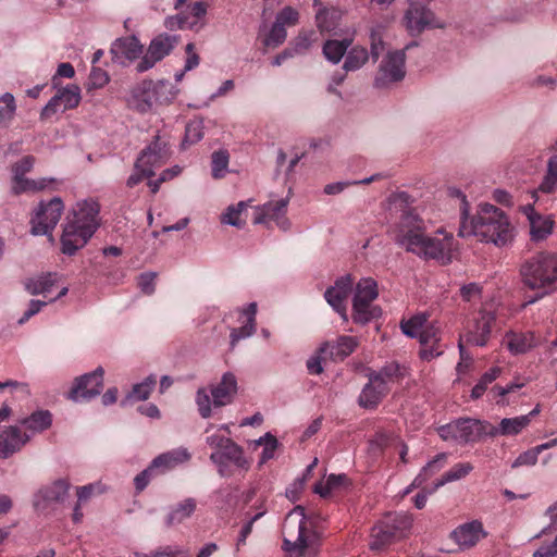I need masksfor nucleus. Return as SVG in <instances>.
I'll return each mask as SVG.
<instances>
[{
	"instance_id": "obj_1",
	"label": "nucleus",
	"mask_w": 557,
	"mask_h": 557,
	"mask_svg": "<svg viewBox=\"0 0 557 557\" xmlns=\"http://www.w3.org/2000/svg\"><path fill=\"white\" fill-rule=\"evenodd\" d=\"M394 242L420 258L437 260L443 264L451 262L453 236H429L423 220L410 210L403 212L394 231Z\"/></svg>"
},
{
	"instance_id": "obj_2",
	"label": "nucleus",
	"mask_w": 557,
	"mask_h": 557,
	"mask_svg": "<svg viewBox=\"0 0 557 557\" xmlns=\"http://www.w3.org/2000/svg\"><path fill=\"white\" fill-rule=\"evenodd\" d=\"M513 228L505 212L491 203H481L471 219L460 221V237L475 236L481 242L505 246L513 237Z\"/></svg>"
},
{
	"instance_id": "obj_3",
	"label": "nucleus",
	"mask_w": 557,
	"mask_h": 557,
	"mask_svg": "<svg viewBox=\"0 0 557 557\" xmlns=\"http://www.w3.org/2000/svg\"><path fill=\"white\" fill-rule=\"evenodd\" d=\"M99 203L94 199L77 202L73 216L67 218L61 236L62 252L73 256L83 248L99 227Z\"/></svg>"
},
{
	"instance_id": "obj_4",
	"label": "nucleus",
	"mask_w": 557,
	"mask_h": 557,
	"mask_svg": "<svg viewBox=\"0 0 557 557\" xmlns=\"http://www.w3.org/2000/svg\"><path fill=\"white\" fill-rule=\"evenodd\" d=\"M522 284L536 290V296L523 306L531 305L557 289V256L550 252H539L525 259L520 265Z\"/></svg>"
},
{
	"instance_id": "obj_5",
	"label": "nucleus",
	"mask_w": 557,
	"mask_h": 557,
	"mask_svg": "<svg viewBox=\"0 0 557 557\" xmlns=\"http://www.w3.org/2000/svg\"><path fill=\"white\" fill-rule=\"evenodd\" d=\"M282 534V549L286 552V557L315 556L314 532L308 528V520L302 506L297 505L287 513Z\"/></svg>"
},
{
	"instance_id": "obj_6",
	"label": "nucleus",
	"mask_w": 557,
	"mask_h": 557,
	"mask_svg": "<svg viewBox=\"0 0 557 557\" xmlns=\"http://www.w3.org/2000/svg\"><path fill=\"white\" fill-rule=\"evenodd\" d=\"M440 437L444 441H454L459 444L475 443L490 436V422L459 418L437 429Z\"/></svg>"
},
{
	"instance_id": "obj_7",
	"label": "nucleus",
	"mask_w": 557,
	"mask_h": 557,
	"mask_svg": "<svg viewBox=\"0 0 557 557\" xmlns=\"http://www.w3.org/2000/svg\"><path fill=\"white\" fill-rule=\"evenodd\" d=\"M377 295V284L373 278L364 277L357 283L352 299L355 323L366 324L382 314L381 308L372 304Z\"/></svg>"
},
{
	"instance_id": "obj_8",
	"label": "nucleus",
	"mask_w": 557,
	"mask_h": 557,
	"mask_svg": "<svg viewBox=\"0 0 557 557\" xmlns=\"http://www.w3.org/2000/svg\"><path fill=\"white\" fill-rule=\"evenodd\" d=\"M210 460L222 478L232 476L235 470L246 472L250 468V461L246 458L243 447L235 442L224 446L222 450L212 451Z\"/></svg>"
},
{
	"instance_id": "obj_9",
	"label": "nucleus",
	"mask_w": 557,
	"mask_h": 557,
	"mask_svg": "<svg viewBox=\"0 0 557 557\" xmlns=\"http://www.w3.org/2000/svg\"><path fill=\"white\" fill-rule=\"evenodd\" d=\"M63 210L64 205L60 197L40 201L30 219L32 234L50 235L60 221Z\"/></svg>"
},
{
	"instance_id": "obj_10",
	"label": "nucleus",
	"mask_w": 557,
	"mask_h": 557,
	"mask_svg": "<svg viewBox=\"0 0 557 557\" xmlns=\"http://www.w3.org/2000/svg\"><path fill=\"white\" fill-rule=\"evenodd\" d=\"M168 89L169 85L164 82L144 81L133 89L128 106L138 112L145 113L151 110L153 103H163L169 100L168 97H162Z\"/></svg>"
},
{
	"instance_id": "obj_11",
	"label": "nucleus",
	"mask_w": 557,
	"mask_h": 557,
	"mask_svg": "<svg viewBox=\"0 0 557 557\" xmlns=\"http://www.w3.org/2000/svg\"><path fill=\"white\" fill-rule=\"evenodd\" d=\"M405 61L406 54L404 50L389 51L379 66L374 78V86L384 88L393 83L403 81L406 75Z\"/></svg>"
},
{
	"instance_id": "obj_12",
	"label": "nucleus",
	"mask_w": 557,
	"mask_h": 557,
	"mask_svg": "<svg viewBox=\"0 0 557 557\" xmlns=\"http://www.w3.org/2000/svg\"><path fill=\"white\" fill-rule=\"evenodd\" d=\"M55 95L41 109L40 120L49 121L57 113L76 108L81 102V88L75 84L59 86Z\"/></svg>"
},
{
	"instance_id": "obj_13",
	"label": "nucleus",
	"mask_w": 557,
	"mask_h": 557,
	"mask_svg": "<svg viewBox=\"0 0 557 557\" xmlns=\"http://www.w3.org/2000/svg\"><path fill=\"white\" fill-rule=\"evenodd\" d=\"M170 157L171 152L168 144L157 135L154 140L140 152L135 162V168L137 171H143L144 174L153 176L154 170L165 164Z\"/></svg>"
},
{
	"instance_id": "obj_14",
	"label": "nucleus",
	"mask_w": 557,
	"mask_h": 557,
	"mask_svg": "<svg viewBox=\"0 0 557 557\" xmlns=\"http://www.w3.org/2000/svg\"><path fill=\"white\" fill-rule=\"evenodd\" d=\"M103 375V368L98 367L92 372L76 377L72 388L67 393V398L75 403L95 398L102 391Z\"/></svg>"
},
{
	"instance_id": "obj_15",
	"label": "nucleus",
	"mask_w": 557,
	"mask_h": 557,
	"mask_svg": "<svg viewBox=\"0 0 557 557\" xmlns=\"http://www.w3.org/2000/svg\"><path fill=\"white\" fill-rule=\"evenodd\" d=\"M34 163L35 158L33 156H25L13 165L12 190L14 194L39 191L54 182V178H40L38 181L25 178V174L33 169Z\"/></svg>"
},
{
	"instance_id": "obj_16",
	"label": "nucleus",
	"mask_w": 557,
	"mask_h": 557,
	"mask_svg": "<svg viewBox=\"0 0 557 557\" xmlns=\"http://www.w3.org/2000/svg\"><path fill=\"white\" fill-rule=\"evenodd\" d=\"M177 44L178 36L176 35H169L164 33L154 37L151 40L146 54L137 64V71L143 73L153 67L157 62L169 55Z\"/></svg>"
},
{
	"instance_id": "obj_17",
	"label": "nucleus",
	"mask_w": 557,
	"mask_h": 557,
	"mask_svg": "<svg viewBox=\"0 0 557 557\" xmlns=\"http://www.w3.org/2000/svg\"><path fill=\"white\" fill-rule=\"evenodd\" d=\"M404 20L411 35H419L428 27H441V25L435 24L433 11L418 0H409Z\"/></svg>"
},
{
	"instance_id": "obj_18",
	"label": "nucleus",
	"mask_w": 557,
	"mask_h": 557,
	"mask_svg": "<svg viewBox=\"0 0 557 557\" xmlns=\"http://www.w3.org/2000/svg\"><path fill=\"white\" fill-rule=\"evenodd\" d=\"M495 313L486 309H481L476 318L469 322L465 341L468 345L485 346L490 339L492 324L495 322Z\"/></svg>"
},
{
	"instance_id": "obj_19",
	"label": "nucleus",
	"mask_w": 557,
	"mask_h": 557,
	"mask_svg": "<svg viewBox=\"0 0 557 557\" xmlns=\"http://www.w3.org/2000/svg\"><path fill=\"white\" fill-rule=\"evenodd\" d=\"M71 484L63 479L55 480L49 485L41 487L33 499L37 511L47 510L52 504H63L69 496Z\"/></svg>"
},
{
	"instance_id": "obj_20",
	"label": "nucleus",
	"mask_w": 557,
	"mask_h": 557,
	"mask_svg": "<svg viewBox=\"0 0 557 557\" xmlns=\"http://www.w3.org/2000/svg\"><path fill=\"white\" fill-rule=\"evenodd\" d=\"M352 277L350 274L338 277L334 285L324 293L326 302L344 319L347 320L346 300L352 290Z\"/></svg>"
},
{
	"instance_id": "obj_21",
	"label": "nucleus",
	"mask_w": 557,
	"mask_h": 557,
	"mask_svg": "<svg viewBox=\"0 0 557 557\" xmlns=\"http://www.w3.org/2000/svg\"><path fill=\"white\" fill-rule=\"evenodd\" d=\"M288 202L289 198L286 197L277 201H269L262 206L257 207L253 223L263 224L268 220H274L276 221L278 227L287 230L289 227V221L284 218V215L286 213Z\"/></svg>"
},
{
	"instance_id": "obj_22",
	"label": "nucleus",
	"mask_w": 557,
	"mask_h": 557,
	"mask_svg": "<svg viewBox=\"0 0 557 557\" xmlns=\"http://www.w3.org/2000/svg\"><path fill=\"white\" fill-rule=\"evenodd\" d=\"M485 536L486 533L483 530V524L479 520L463 523L450 533V539L456 542L460 549H469L473 547Z\"/></svg>"
},
{
	"instance_id": "obj_23",
	"label": "nucleus",
	"mask_w": 557,
	"mask_h": 557,
	"mask_svg": "<svg viewBox=\"0 0 557 557\" xmlns=\"http://www.w3.org/2000/svg\"><path fill=\"white\" fill-rule=\"evenodd\" d=\"M237 379L232 372H225L221 381L211 386L210 393L214 407H223L231 404L237 393Z\"/></svg>"
},
{
	"instance_id": "obj_24",
	"label": "nucleus",
	"mask_w": 557,
	"mask_h": 557,
	"mask_svg": "<svg viewBox=\"0 0 557 557\" xmlns=\"http://www.w3.org/2000/svg\"><path fill=\"white\" fill-rule=\"evenodd\" d=\"M29 441V436L23 433L18 426L11 425L0 433V458L7 459L20 451Z\"/></svg>"
},
{
	"instance_id": "obj_25",
	"label": "nucleus",
	"mask_w": 557,
	"mask_h": 557,
	"mask_svg": "<svg viewBox=\"0 0 557 557\" xmlns=\"http://www.w3.org/2000/svg\"><path fill=\"white\" fill-rule=\"evenodd\" d=\"M141 51L143 46L135 36L116 39L110 49L112 60L120 64L137 59Z\"/></svg>"
},
{
	"instance_id": "obj_26",
	"label": "nucleus",
	"mask_w": 557,
	"mask_h": 557,
	"mask_svg": "<svg viewBox=\"0 0 557 557\" xmlns=\"http://www.w3.org/2000/svg\"><path fill=\"white\" fill-rule=\"evenodd\" d=\"M521 211L528 218L530 235L533 240H543L552 233L554 221L550 218L536 213L532 205L523 206Z\"/></svg>"
},
{
	"instance_id": "obj_27",
	"label": "nucleus",
	"mask_w": 557,
	"mask_h": 557,
	"mask_svg": "<svg viewBox=\"0 0 557 557\" xmlns=\"http://www.w3.org/2000/svg\"><path fill=\"white\" fill-rule=\"evenodd\" d=\"M369 382L362 388L358 403L363 408H374L388 393V386L379 381L377 377L368 374Z\"/></svg>"
},
{
	"instance_id": "obj_28",
	"label": "nucleus",
	"mask_w": 557,
	"mask_h": 557,
	"mask_svg": "<svg viewBox=\"0 0 557 557\" xmlns=\"http://www.w3.org/2000/svg\"><path fill=\"white\" fill-rule=\"evenodd\" d=\"M190 459V454L186 448L172 449L157 456L152 461V468H156L159 475L174 469Z\"/></svg>"
},
{
	"instance_id": "obj_29",
	"label": "nucleus",
	"mask_w": 557,
	"mask_h": 557,
	"mask_svg": "<svg viewBox=\"0 0 557 557\" xmlns=\"http://www.w3.org/2000/svg\"><path fill=\"white\" fill-rule=\"evenodd\" d=\"M398 527L389 521H381L372 528L371 542L369 544L372 550H381L394 542Z\"/></svg>"
},
{
	"instance_id": "obj_30",
	"label": "nucleus",
	"mask_w": 557,
	"mask_h": 557,
	"mask_svg": "<svg viewBox=\"0 0 557 557\" xmlns=\"http://www.w3.org/2000/svg\"><path fill=\"white\" fill-rule=\"evenodd\" d=\"M197 509V502L193 497L183 499L182 502L171 506L164 518L168 528L178 525L189 519Z\"/></svg>"
},
{
	"instance_id": "obj_31",
	"label": "nucleus",
	"mask_w": 557,
	"mask_h": 557,
	"mask_svg": "<svg viewBox=\"0 0 557 557\" xmlns=\"http://www.w3.org/2000/svg\"><path fill=\"white\" fill-rule=\"evenodd\" d=\"M357 347V341L351 336H341L335 343H324L319 352L334 360H344Z\"/></svg>"
},
{
	"instance_id": "obj_32",
	"label": "nucleus",
	"mask_w": 557,
	"mask_h": 557,
	"mask_svg": "<svg viewBox=\"0 0 557 557\" xmlns=\"http://www.w3.org/2000/svg\"><path fill=\"white\" fill-rule=\"evenodd\" d=\"M530 424V416H519L515 418H504L498 426L490 423V437L497 435L511 436L519 434Z\"/></svg>"
},
{
	"instance_id": "obj_33",
	"label": "nucleus",
	"mask_w": 557,
	"mask_h": 557,
	"mask_svg": "<svg viewBox=\"0 0 557 557\" xmlns=\"http://www.w3.org/2000/svg\"><path fill=\"white\" fill-rule=\"evenodd\" d=\"M446 458L447 455L445 453H441L429 461L414 478L412 483L404 491V495L411 493L413 488L420 487L426 480H429V478L440 471L444 466Z\"/></svg>"
},
{
	"instance_id": "obj_34",
	"label": "nucleus",
	"mask_w": 557,
	"mask_h": 557,
	"mask_svg": "<svg viewBox=\"0 0 557 557\" xmlns=\"http://www.w3.org/2000/svg\"><path fill=\"white\" fill-rule=\"evenodd\" d=\"M157 384V377L153 374L147 376L143 382L133 386L132 391L121 401V406L125 407L134 401L146 400Z\"/></svg>"
},
{
	"instance_id": "obj_35",
	"label": "nucleus",
	"mask_w": 557,
	"mask_h": 557,
	"mask_svg": "<svg viewBox=\"0 0 557 557\" xmlns=\"http://www.w3.org/2000/svg\"><path fill=\"white\" fill-rule=\"evenodd\" d=\"M506 345L512 354L519 355L527 352L535 344L534 337L531 333L510 332L506 336Z\"/></svg>"
},
{
	"instance_id": "obj_36",
	"label": "nucleus",
	"mask_w": 557,
	"mask_h": 557,
	"mask_svg": "<svg viewBox=\"0 0 557 557\" xmlns=\"http://www.w3.org/2000/svg\"><path fill=\"white\" fill-rule=\"evenodd\" d=\"M371 375L379 379L380 382L388 386L389 382H396L404 379L407 374V369L397 362H389L382 367L379 371H371Z\"/></svg>"
},
{
	"instance_id": "obj_37",
	"label": "nucleus",
	"mask_w": 557,
	"mask_h": 557,
	"mask_svg": "<svg viewBox=\"0 0 557 557\" xmlns=\"http://www.w3.org/2000/svg\"><path fill=\"white\" fill-rule=\"evenodd\" d=\"M57 281L55 273L42 274L36 278H30L26 282L25 288L32 295H44L47 296Z\"/></svg>"
},
{
	"instance_id": "obj_38",
	"label": "nucleus",
	"mask_w": 557,
	"mask_h": 557,
	"mask_svg": "<svg viewBox=\"0 0 557 557\" xmlns=\"http://www.w3.org/2000/svg\"><path fill=\"white\" fill-rule=\"evenodd\" d=\"M20 423L33 432H42L51 426L52 414L48 410H37Z\"/></svg>"
},
{
	"instance_id": "obj_39",
	"label": "nucleus",
	"mask_w": 557,
	"mask_h": 557,
	"mask_svg": "<svg viewBox=\"0 0 557 557\" xmlns=\"http://www.w3.org/2000/svg\"><path fill=\"white\" fill-rule=\"evenodd\" d=\"M351 45V39H343L336 40L331 39L325 41L323 45V54L324 57L331 61L332 63H338L347 51L348 47Z\"/></svg>"
},
{
	"instance_id": "obj_40",
	"label": "nucleus",
	"mask_w": 557,
	"mask_h": 557,
	"mask_svg": "<svg viewBox=\"0 0 557 557\" xmlns=\"http://www.w3.org/2000/svg\"><path fill=\"white\" fill-rule=\"evenodd\" d=\"M472 470L473 466L470 462L456 463L434 483L433 491H436L448 482L466 478Z\"/></svg>"
},
{
	"instance_id": "obj_41",
	"label": "nucleus",
	"mask_w": 557,
	"mask_h": 557,
	"mask_svg": "<svg viewBox=\"0 0 557 557\" xmlns=\"http://www.w3.org/2000/svg\"><path fill=\"white\" fill-rule=\"evenodd\" d=\"M369 59V53L363 47H354L348 51L343 69L345 72L357 71L362 67Z\"/></svg>"
},
{
	"instance_id": "obj_42",
	"label": "nucleus",
	"mask_w": 557,
	"mask_h": 557,
	"mask_svg": "<svg viewBox=\"0 0 557 557\" xmlns=\"http://www.w3.org/2000/svg\"><path fill=\"white\" fill-rule=\"evenodd\" d=\"M557 187V153L547 161V171L539 186V190L544 194H552Z\"/></svg>"
},
{
	"instance_id": "obj_43",
	"label": "nucleus",
	"mask_w": 557,
	"mask_h": 557,
	"mask_svg": "<svg viewBox=\"0 0 557 557\" xmlns=\"http://www.w3.org/2000/svg\"><path fill=\"white\" fill-rule=\"evenodd\" d=\"M212 176L214 178H222L228 165L230 154L227 150H218L212 153Z\"/></svg>"
},
{
	"instance_id": "obj_44",
	"label": "nucleus",
	"mask_w": 557,
	"mask_h": 557,
	"mask_svg": "<svg viewBox=\"0 0 557 557\" xmlns=\"http://www.w3.org/2000/svg\"><path fill=\"white\" fill-rule=\"evenodd\" d=\"M246 207L247 203L245 201H239L235 206H230L226 212L222 215V222L238 228L243 227L245 225V221L240 219V214Z\"/></svg>"
},
{
	"instance_id": "obj_45",
	"label": "nucleus",
	"mask_w": 557,
	"mask_h": 557,
	"mask_svg": "<svg viewBox=\"0 0 557 557\" xmlns=\"http://www.w3.org/2000/svg\"><path fill=\"white\" fill-rule=\"evenodd\" d=\"M499 374H500V369L497 367L492 368L490 371L485 372L481 376L480 381L472 388L471 397L473 399L480 398L486 391L487 385L491 384L494 380H496Z\"/></svg>"
},
{
	"instance_id": "obj_46",
	"label": "nucleus",
	"mask_w": 557,
	"mask_h": 557,
	"mask_svg": "<svg viewBox=\"0 0 557 557\" xmlns=\"http://www.w3.org/2000/svg\"><path fill=\"white\" fill-rule=\"evenodd\" d=\"M426 323V317L423 314H418L409 320L401 321L400 329L403 333L411 338L418 337L421 329Z\"/></svg>"
},
{
	"instance_id": "obj_47",
	"label": "nucleus",
	"mask_w": 557,
	"mask_h": 557,
	"mask_svg": "<svg viewBox=\"0 0 557 557\" xmlns=\"http://www.w3.org/2000/svg\"><path fill=\"white\" fill-rule=\"evenodd\" d=\"M348 481L345 474L329 475L325 485L319 483L314 486V492L322 497H327L332 490L339 487Z\"/></svg>"
},
{
	"instance_id": "obj_48",
	"label": "nucleus",
	"mask_w": 557,
	"mask_h": 557,
	"mask_svg": "<svg viewBox=\"0 0 557 557\" xmlns=\"http://www.w3.org/2000/svg\"><path fill=\"white\" fill-rule=\"evenodd\" d=\"M203 136V122L201 120H191L185 129V137L183 140V146L193 145L198 143Z\"/></svg>"
},
{
	"instance_id": "obj_49",
	"label": "nucleus",
	"mask_w": 557,
	"mask_h": 557,
	"mask_svg": "<svg viewBox=\"0 0 557 557\" xmlns=\"http://www.w3.org/2000/svg\"><path fill=\"white\" fill-rule=\"evenodd\" d=\"M193 23L190 21V16L186 14L185 11H178L177 14L168 16L164 20V26L169 30H175V29H193Z\"/></svg>"
},
{
	"instance_id": "obj_50",
	"label": "nucleus",
	"mask_w": 557,
	"mask_h": 557,
	"mask_svg": "<svg viewBox=\"0 0 557 557\" xmlns=\"http://www.w3.org/2000/svg\"><path fill=\"white\" fill-rule=\"evenodd\" d=\"M383 26L376 25L371 28L370 30V46H371V57L373 61H377L381 53L384 50V42H383Z\"/></svg>"
},
{
	"instance_id": "obj_51",
	"label": "nucleus",
	"mask_w": 557,
	"mask_h": 557,
	"mask_svg": "<svg viewBox=\"0 0 557 557\" xmlns=\"http://www.w3.org/2000/svg\"><path fill=\"white\" fill-rule=\"evenodd\" d=\"M256 332V324L252 323V319H247V322L245 325L240 327H234L231 330L230 334V346L231 349H234L236 344L240 339H245L247 337H250Z\"/></svg>"
},
{
	"instance_id": "obj_52",
	"label": "nucleus",
	"mask_w": 557,
	"mask_h": 557,
	"mask_svg": "<svg viewBox=\"0 0 557 557\" xmlns=\"http://www.w3.org/2000/svg\"><path fill=\"white\" fill-rule=\"evenodd\" d=\"M195 400H196V404L198 407V412H199L200 417L203 419L210 418L212 414L211 405H213V404H212V396H210L209 392L203 387L198 388V391L196 393Z\"/></svg>"
},
{
	"instance_id": "obj_53",
	"label": "nucleus",
	"mask_w": 557,
	"mask_h": 557,
	"mask_svg": "<svg viewBox=\"0 0 557 557\" xmlns=\"http://www.w3.org/2000/svg\"><path fill=\"white\" fill-rule=\"evenodd\" d=\"M257 444L263 445L260 463H264L274 457V451L277 448L278 442L271 433H265L257 441Z\"/></svg>"
},
{
	"instance_id": "obj_54",
	"label": "nucleus",
	"mask_w": 557,
	"mask_h": 557,
	"mask_svg": "<svg viewBox=\"0 0 557 557\" xmlns=\"http://www.w3.org/2000/svg\"><path fill=\"white\" fill-rule=\"evenodd\" d=\"M287 33L283 25L280 23L274 22L272 25L269 35L264 39V45L267 47H277L282 45L286 39Z\"/></svg>"
},
{
	"instance_id": "obj_55",
	"label": "nucleus",
	"mask_w": 557,
	"mask_h": 557,
	"mask_svg": "<svg viewBox=\"0 0 557 557\" xmlns=\"http://www.w3.org/2000/svg\"><path fill=\"white\" fill-rule=\"evenodd\" d=\"M106 492V487L97 482L76 488V495L79 503H87L94 495H100Z\"/></svg>"
},
{
	"instance_id": "obj_56",
	"label": "nucleus",
	"mask_w": 557,
	"mask_h": 557,
	"mask_svg": "<svg viewBox=\"0 0 557 557\" xmlns=\"http://www.w3.org/2000/svg\"><path fill=\"white\" fill-rule=\"evenodd\" d=\"M158 475H159V473H157L156 468H152V465L150 463L145 470L139 472L134 478V484H135L136 492L137 493L143 492L147 487V485L149 484L151 479H153L154 476H158Z\"/></svg>"
},
{
	"instance_id": "obj_57",
	"label": "nucleus",
	"mask_w": 557,
	"mask_h": 557,
	"mask_svg": "<svg viewBox=\"0 0 557 557\" xmlns=\"http://www.w3.org/2000/svg\"><path fill=\"white\" fill-rule=\"evenodd\" d=\"M184 11L190 16V21L194 22L193 28H195L198 25L199 20L206 15L207 4L201 1L188 3L184 7Z\"/></svg>"
},
{
	"instance_id": "obj_58",
	"label": "nucleus",
	"mask_w": 557,
	"mask_h": 557,
	"mask_svg": "<svg viewBox=\"0 0 557 557\" xmlns=\"http://www.w3.org/2000/svg\"><path fill=\"white\" fill-rule=\"evenodd\" d=\"M298 18H299V13L297 10H295L292 7H285L277 13V15L275 17V22L280 23L281 25H283L285 27L286 25L297 24Z\"/></svg>"
},
{
	"instance_id": "obj_59",
	"label": "nucleus",
	"mask_w": 557,
	"mask_h": 557,
	"mask_svg": "<svg viewBox=\"0 0 557 557\" xmlns=\"http://www.w3.org/2000/svg\"><path fill=\"white\" fill-rule=\"evenodd\" d=\"M539 449L535 447L520 454L512 462L511 468H518L522 466H534L537 462Z\"/></svg>"
},
{
	"instance_id": "obj_60",
	"label": "nucleus",
	"mask_w": 557,
	"mask_h": 557,
	"mask_svg": "<svg viewBox=\"0 0 557 557\" xmlns=\"http://www.w3.org/2000/svg\"><path fill=\"white\" fill-rule=\"evenodd\" d=\"M74 75H75V70L71 63L64 62V63L59 64L57 73L52 76V79H51L52 88H58L60 86L61 77L72 78Z\"/></svg>"
},
{
	"instance_id": "obj_61",
	"label": "nucleus",
	"mask_w": 557,
	"mask_h": 557,
	"mask_svg": "<svg viewBox=\"0 0 557 557\" xmlns=\"http://www.w3.org/2000/svg\"><path fill=\"white\" fill-rule=\"evenodd\" d=\"M109 82L108 73L100 67H92L89 75V85L94 88H101Z\"/></svg>"
},
{
	"instance_id": "obj_62",
	"label": "nucleus",
	"mask_w": 557,
	"mask_h": 557,
	"mask_svg": "<svg viewBox=\"0 0 557 557\" xmlns=\"http://www.w3.org/2000/svg\"><path fill=\"white\" fill-rule=\"evenodd\" d=\"M157 274L154 272L141 273L138 277V286L143 293L151 295L154 292V280Z\"/></svg>"
},
{
	"instance_id": "obj_63",
	"label": "nucleus",
	"mask_w": 557,
	"mask_h": 557,
	"mask_svg": "<svg viewBox=\"0 0 557 557\" xmlns=\"http://www.w3.org/2000/svg\"><path fill=\"white\" fill-rule=\"evenodd\" d=\"M481 293H482V288L476 283H469V284L461 286V288H460V296L466 301H472V300L480 298Z\"/></svg>"
},
{
	"instance_id": "obj_64",
	"label": "nucleus",
	"mask_w": 557,
	"mask_h": 557,
	"mask_svg": "<svg viewBox=\"0 0 557 557\" xmlns=\"http://www.w3.org/2000/svg\"><path fill=\"white\" fill-rule=\"evenodd\" d=\"M557 556V535L549 545H543L533 553V557H556Z\"/></svg>"
}]
</instances>
